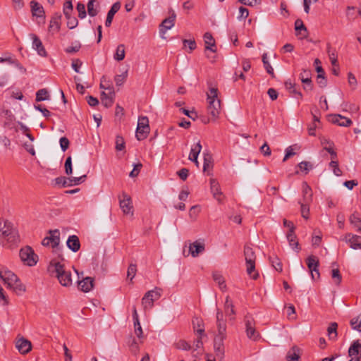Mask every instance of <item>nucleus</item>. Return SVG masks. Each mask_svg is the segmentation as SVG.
Instances as JSON below:
<instances>
[{
  "label": "nucleus",
  "mask_w": 361,
  "mask_h": 361,
  "mask_svg": "<svg viewBox=\"0 0 361 361\" xmlns=\"http://www.w3.org/2000/svg\"><path fill=\"white\" fill-rule=\"evenodd\" d=\"M218 334L216 336H226V324L224 320L216 322Z\"/></svg>",
  "instance_id": "3c124183"
},
{
  "label": "nucleus",
  "mask_w": 361,
  "mask_h": 361,
  "mask_svg": "<svg viewBox=\"0 0 361 361\" xmlns=\"http://www.w3.org/2000/svg\"><path fill=\"white\" fill-rule=\"evenodd\" d=\"M17 349L21 354H26L31 350V343L25 338L19 339L16 345Z\"/></svg>",
  "instance_id": "5701e85b"
},
{
  "label": "nucleus",
  "mask_w": 361,
  "mask_h": 361,
  "mask_svg": "<svg viewBox=\"0 0 361 361\" xmlns=\"http://www.w3.org/2000/svg\"><path fill=\"white\" fill-rule=\"evenodd\" d=\"M49 236H47L51 243V246L53 248H56V250H59L58 247L60 243V231L58 229L49 231Z\"/></svg>",
  "instance_id": "aec40b11"
},
{
  "label": "nucleus",
  "mask_w": 361,
  "mask_h": 361,
  "mask_svg": "<svg viewBox=\"0 0 361 361\" xmlns=\"http://www.w3.org/2000/svg\"><path fill=\"white\" fill-rule=\"evenodd\" d=\"M119 204L124 214H133L131 198L126 193L123 192L119 197Z\"/></svg>",
  "instance_id": "f8f14e48"
},
{
  "label": "nucleus",
  "mask_w": 361,
  "mask_h": 361,
  "mask_svg": "<svg viewBox=\"0 0 361 361\" xmlns=\"http://www.w3.org/2000/svg\"><path fill=\"white\" fill-rule=\"evenodd\" d=\"M300 358V349L293 346L287 353L286 359L288 361H298Z\"/></svg>",
  "instance_id": "f704fd0d"
},
{
  "label": "nucleus",
  "mask_w": 361,
  "mask_h": 361,
  "mask_svg": "<svg viewBox=\"0 0 361 361\" xmlns=\"http://www.w3.org/2000/svg\"><path fill=\"white\" fill-rule=\"evenodd\" d=\"M30 36L32 39V48L37 51L39 56H46L47 51L40 39L35 34H30Z\"/></svg>",
  "instance_id": "f3484780"
},
{
  "label": "nucleus",
  "mask_w": 361,
  "mask_h": 361,
  "mask_svg": "<svg viewBox=\"0 0 361 361\" xmlns=\"http://www.w3.org/2000/svg\"><path fill=\"white\" fill-rule=\"evenodd\" d=\"M18 231L13 223L8 220L0 221V243L9 248H13L20 243Z\"/></svg>",
  "instance_id": "f257e3e1"
},
{
  "label": "nucleus",
  "mask_w": 361,
  "mask_h": 361,
  "mask_svg": "<svg viewBox=\"0 0 361 361\" xmlns=\"http://www.w3.org/2000/svg\"><path fill=\"white\" fill-rule=\"evenodd\" d=\"M226 338V336H216L214 339V349L216 356L222 359L224 356V341Z\"/></svg>",
  "instance_id": "ddd939ff"
},
{
  "label": "nucleus",
  "mask_w": 361,
  "mask_h": 361,
  "mask_svg": "<svg viewBox=\"0 0 361 361\" xmlns=\"http://www.w3.org/2000/svg\"><path fill=\"white\" fill-rule=\"evenodd\" d=\"M106 90L108 93L102 92L101 94L102 102L105 107L108 108L112 106L114 103V87L109 85Z\"/></svg>",
  "instance_id": "dca6fc26"
},
{
  "label": "nucleus",
  "mask_w": 361,
  "mask_h": 361,
  "mask_svg": "<svg viewBox=\"0 0 361 361\" xmlns=\"http://www.w3.org/2000/svg\"><path fill=\"white\" fill-rule=\"evenodd\" d=\"M327 52H328V54H329V59L331 61V65L333 66H338V63L337 56L336 54L335 51H331V47L328 46Z\"/></svg>",
  "instance_id": "09e8293b"
},
{
  "label": "nucleus",
  "mask_w": 361,
  "mask_h": 361,
  "mask_svg": "<svg viewBox=\"0 0 361 361\" xmlns=\"http://www.w3.org/2000/svg\"><path fill=\"white\" fill-rule=\"evenodd\" d=\"M337 327L338 324L336 322L331 323L329 326L328 327L327 331L330 339L335 340L336 338Z\"/></svg>",
  "instance_id": "a19ab883"
},
{
  "label": "nucleus",
  "mask_w": 361,
  "mask_h": 361,
  "mask_svg": "<svg viewBox=\"0 0 361 361\" xmlns=\"http://www.w3.org/2000/svg\"><path fill=\"white\" fill-rule=\"evenodd\" d=\"M65 16L67 19V26L70 29H73L78 25V20L75 16H72L71 14H68V16Z\"/></svg>",
  "instance_id": "de8ad7c7"
},
{
  "label": "nucleus",
  "mask_w": 361,
  "mask_h": 361,
  "mask_svg": "<svg viewBox=\"0 0 361 361\" xmlns=\"http://www.w3.org/2000/svg\"><path fill=\"white\" fill-rule=\"evenodd\" d=\"M95 1V0H90L87 4V12L92 17L96 16L98 13V11L94 7Z\"/></svg>",
  "instance_id": "603ef678"
},
{
  "label": "nucleus",
  "mask_w": 361,
  "mask_h": 361,
  "mask_svg": "<svg viewBox=\"0 0 361 361\" xmlns=\"http://www.w3.org/2000/svg\"><path fill=\"white\" fill-rule=\"evenodd\" d=\"M332 279L334 280L336 284L338 285L341 282L342 276L338 269H334L331 271Z\"/></svg>",
  "instance_id": "052dcab7"
},
{
  "label": "nucleus",
  "mask_w": 361,
  "mask_h": 361,
  "mask_svg": "<svg viewBox=\"0 0 361 361\" xmlns=\"http://www.w3.org/2000/svg\"><path fill=\"white\" fill-rule=\"evenodd\" d=\"M125 141L123 137L117 135L116 137V149L121 151L125 149Z\"/></svg>",
  "instance_id": "6e6d98bb"
},
{
  "label": "nucleus",
  "mask_w": 361,
  "mask_h": 361,
  "mask_svg": "<svg viewBox=\"0 0 361 361\" xmlns=\"http://www.w3.org/2000/svg\"><path fill=\"white\" fill-rule=\"evenodd\" d=\"M204 155V163H203V171H207L208 169L212 167V155L207 152L203 153Z\"/></svg>",
  "instance_id": "ea45409f"
},
{
  "label": "nucleus",
  "mask_w": 361,
  "mask_h": 361,
  "mask_svg": "<svg viewBox=\"0 0 361 361\" xmlns=\"http://www.w3.org/2000/svg\"><path fill=\"white\" fill-rule=\"evenodd\" d=\"M284 85H285L286 90H288L290 93L295 94L297 90L295 87V84L292 82L290 80H286L285 82Z\"/></svg>",
  "instance_id": "774afa93"
},
{
  "label": "nucleus",
  "mask_w": 361,
  "mask_h": 361,
  "mask_svg": "<svg viewBox=\"0 0 361 361\" xmlns=\"http://www.w3.org/2000/svg\"><path fill=\"white\" fill-rule=\"evenodd\" d=\"M183 44L184 47H188L190 52L195 50L197 47L195 39H183Z\"/></svg>",
  "instance_id": "4d7b16f0"
},
{
  "label": "nucleus",
  "mask_w": 361,
  "mask_h": 361,
  "mask_svg": "<svg viewBox=\"0 0 361 361\" xmlns=\"http://www.w3.org/2000/svg\"><path fill=\"white\" fill-rule=\"evenodd\" d=\"M137 271V267L134 264H130L128 268L127 277L130 278L132 281L135 277Z\"/></svg>",
  "instance_id": "e2e57ef3"
},
{
  "label": "nucleus",
  "mask_w": 361,
  "mask_h": 361,
  "mask_svg": "<svg viewBox=\"0 0 361 361\" xmlns=\"http://www.w3.org/2000/svg\"><path fill=\"white\" fill-rule=\"evenodd\" d=\"M81 48V44L79 42H75L74 45H71L66 48L65 51L68 54L78 52Z\"/></svg>",
  "instance_id": "13d9d810"
},
{
  "label": "nucleus",
  "mask_w": 361,
  "mask_h": 361,
  "mask_svg": "<svg viewBox=\"0 0 361 361\" xmlns=\"http://www.w3.org/2000/svg\"><path fill=\"white\" fill-rule=\"evenodd\" d=\"M350 323L353 329L361 332V314L353 318Z\"/></svg>",
  "instance_id": "c03bdc74"
},
{
  "label": "nucleus",
  "mask_w": 361,
  "mask_h": 361,
  "mask_svg": "<svg viewBox=\"0 0 361 361\" xmlns=\"http://www.w3.org/2000/svg\"><path fill=\"white\" fill-rule=\"evenodd\" d=\"M316 71L318 73L317 77V82L319 86L322 88L325 87L327 85V80L325 77V72L322 66H317Z\"/></svg>",
  "instance_id": "7c9ffc66"
},
{
  "label": "nucleus",
  "mask_w": 361,
  "mask_h": 361,
  "mask_svg": "<svg viewBox=\"0 0 361 361\" xmlns=\"http://www.w3.org/2000/svg\"><path fill=\"white\" fill-rule=\"evenodd\" d=\"M286 238L288 241L289 245L297 252H298L301 248L300 247L298 241L297 240V236L295 233V231H288L286 235Z\"/></svg>",
  "instance_id": "cd10ccee"
},
{
  "label": "nucleus",
  "mask_w": 361,
  "mask_h": 361,
  "mask_svg": "<svg viewBox=\"0 0 361 361\" xmlns=\"http://www.w3.org/2000/svg\"><path fill=\"white\" fill-rule=\"evenodd\" d=\"M358 354L360 355L361 357V343L359 340H357L353 343L348 349V355L350 357L357 356Z\"/></svg>",
  "instance_id": "473e14b6"
},
{
  "label": "nucleus",
  "mask_w": 361,
  "mask_h": 361,
  "mask_svg": "<svg viewBox=\"0 0 361 361\" xmlns=\"http://www.w3.org/2000/svg\"><path fill=\"white\" fill-rule=\"evenodd\" d=\"M86 178V175H83L80 177H72L66 178L64 176H59L54 179L55 184L61 185L62 187H68L73 185H78L81 183L84 182Z\"/></svg>",
  "instance_id": "6e6552de"
},
{
  "label": "nucleus",
  "mask_w": 361,
  "mask_h": 361,
  "mask_svg": "<svg viewBox=\"0 0 361 361\" xmlns=\"http://www.w3.org/2000/svg\"><path fill=\"white\" fill-rule=\"evenodd\" d=\"M204 250V244L197 240L189 245V252L193 257H197Z\"/></svg>",
  "instance_id": "4be33fe9"
},
{
  "label": "nucleus",
  "mask_w": 361,
  "mask_h": 361,
  "mask_svg": "<svg viewBox=\"0 0 361 361\" xmlns=\"http://www.w3.org/2000/svg\"><path fill=\"white\" fill-rule=\"evenodd\" d=\"M60 146L63 152H66L69 147L70 142L66 137H62L59 140Z\"/></svg>",
  "instance_id": "69168bd1"
},
{
  "label": "nucleus",
  "mask_w": 361,
  "mask_h": 361,
  "mask_svg": "<svg viewBox=\"0 0 361 361\" xmlns=\"http://www.w3.org/2000/svg\"><path fill=\"white\" fill-rule=\"evenodd\" d=\"M19 255L22 262L27 266H34L37 262V255L35 254L33 250L29 246L22 248L20 250Z\"/></svg>",
  "instance_id": "423d86ee"
},
{
  "label": "nucleus",
  "mask_w": 361,
  "mask_h": 361,
  "mask_svg": "<svg viewBox=\"0 0 361 361\" xmlns=\"http://www.w3.org/2000/svg\"><path fill=\"white\" fill-rule=\"evenodd\" d=\"M126 56L125 46L123 44H119L116 50L114 55V59L116 61H121L124 59Z\"/></svg>",
  "instance_id": "c9c22d12"
},
{
  "label": "nucleus",
  "mask_w": 361,
  "mask_h": 361,
  "mask_svg": "<svg viewBox=\"0 0 361 361\" xmlns=\"http://www.w3.org/2000/svg\"><path fill=\"white\" fill-rule=\"evenodd\" d=\"M208 106V114L214 118H218L221 111V101L218 99V89L211 87L207 93Z\"/></svg>",
  "instance_id": "7ed1b4c3"
},
{
  "label": "nucleus",
  "mask_w": 361,
  "mask_h": 361,
  "mask_svg": "<svg viewBox=\"0 0 361 361\" xmlns=\"http://www.w3.org/2000/svg\"><path fill=\"white\" fill-rule=\"evenodd\" d=\"M204 41L205 44V53L208 59H214V57L210 56L207 51H210L212 53H216V43L214 37L210 32H206L204 35Z\"/></svg>",
  "instance_id": "2eb2a0df"
},
{
  "label": "nucleus",
  "mask_w": 361,
  "mask_h": 361,
  "mask_svg": "<svg viewBox=\"0 0 361 361\" xmlns=\"http://www.w3.org/2000/svg\"><path fill=\"white\" fill-rule=\"evenodd\" d=\"M331 122L337 124L339 126L348 127L351 126L353 121L351 119L343 116L340 114H335L331 116Z\"/></svg>",
  "instance_id": "412c9836"
},
{
  "label": "nucleus",
  "mask_w": 361,
  "mask_h": 361,
  "mask_svg": "<svg viewBox=\"0 0 361 361\" xmlns=\"http://www.w3.org/2000/svg\"><path fill=\"white\" fill-rule=\"evenodd\" d=\"M307 265L311 273V276L313 280L319 278V262L317 257L314 255L309 256L307 259Z\"/></svg>",
  "instance_id": "9d476101"
},
{
  "label": "nucleus",
  "mask_w": 361,
  "mask_h": 361,
  "mask_svg": "<svg viewBox=\"0 0 361 361\" xmlns=\"http://www.w3.org/2000/svg\"><path fill=\"white\" fill-rule=\"evenodd\" d=\"M67 247L73 252H78L80 248L79 238L75 235H70L66 242Z\"/></svg>",
  "instance_id": "b1692460"
},
{
  "label": "nucleus",
  "mask_w": 361,
  "mask_h": 361,
  "mask_svg": "<svg viewBox=\"0 0 361 361\" xmlns=\"http://www.w3.org/2000/svg\"><path fill=\"white\" fill-rule=\"evenodd\" d=\"M214 280L218 283L220 288H223L226 287L225 281L223 276L219 274H214L213 275Z\"/></svg>",
  "instance_id": "0e129e2a"
},
{
  "label": "nucleus",
  "mask_w": 361,
  "mask_h": 361,
  "mask_svg": "<svg viewBox=\"0 0 361 361\" xmlns=\"http://www.w3.org/2000/svg\"><path fill=\"white\" fill-rule=\"evenodd\" d=\"M78 286L82 291L87 293L91 290L94 286V279L89 276L85 277L78 282Z\"/></svg>",
  "instance_id": "a878e982"
},
{
  "label": "nucleus",
  "mask_w": 361,
  "mask_h": 361,
  "mask_svg": "<svg viewBox=\"0 0 361 361\" xmlns=\"http://www.w3.org/2000/svg\"><path fill=\"white\" fill-rule=\"evenodd\" d=\"M210 190L214 198L221 202L223 193L221 190L219 183L216 179L212 178L210 180Z\"/></svg>",
  "instance_id": "a211bd4d"
},
{
  "label": "nucleus",
  "mask_w": 361,
  "mask_h": 361,
  "mask_svg": "<svg viewBox=\"0 0 361 361\" xmlns=\"http://www.w3.org/2000/svg\"><path fill=\"white\" fill-rule=\"evenodd\" d=\"M8 288H13L18 295H22L26 290L25 286L20 282L19 279H17L16 283H13L12 286H9Z\"/></svg>",
  "instance_id": "e433bc0d"
},
{
  "label": "nucleus",
  "mask_w": 361,
  "mask_h": 361,
  "mask_svg": "<svg viewBox=\"0 0 361 361\" xmlns=\"http://www.w3.org/2000/svg\"><path fill=\"white\" fill-rule=\"evenodd\" d=\"M161 297L160 289L156 288L154 290L147 291L142 299V305L145 310L151 308L154 302Z\"/></svg>",
  "instance_id": "1a4fd4ad"
},
{
  "label": "nucleus",
  "mask_w": 361,
  "mask_h": 361,
  "mask_svg": "<svg viewBox=\"0 0 361 361\" xmlns=\"http://www.w3.org/2000/svg\"><path fill=\"white\" fill-rule=\"evenodd\" d=\"M49 92L46 89H41L38 90L36 93V101L42 102L47 99H49Z\"/></svg>",
  "instance_id": "37998d69"
},
{
  "label": "nucleus",
  "mask_w": 361,
  "mask_h": 361,
  "mask_svg": "<svg viewBox=\"0 0 361 361\" xmlns=\"http://www.w3.org/2000/svg\"><path fill=\"white\" fill-rule=\"evenodd\" d=\"M244 322L247 336L253 341L257 340L260 335L259 332L256 331L255 322L253 317L251 315L247 314L244 318Z\"/></svg>",
  "instance_id": "0eeeda50"
},
{
  "label": "nucleus",
  "mask_w": 361,
  "mask_h": 361,
  "mask_svg": "<svg viewBox=\"0 0 361 361\" xmlns=\"http://www.w3.org/2000/svg\"><path fill=\"white\" fill-rule=\"evenodd\" d=\"M194 331H196L200 336H202L204 332V325L202 321L199 318H195L192 320Z\"/></svg>",
  "instance_id": "4c0bfd02"
},
{
  "label": "nucleus",
  "mask_w": 361,
  "mask_h": 361,
  "mask_svg": "<svg viewBox=\"0 0 361 361\" xmlns=\"http://www.w3.org/2000/svg\"><path fill=\"white\" fill-rule=\"evenodd\" d=\"M73 4L71 0L66 1L63 4V13L65 16H68V14H71L73 11Z\"/></svg>",
  "instance_id": "bf43d9fd"
},
{
  "label": "nucleus",
  "mask_w": 361,
  "mask_h": 361,
  "mask_svg": "<svg viewBox=\"0 0 361 361\" xmlns=\"http://www.w3.org/2000/svg\"><path fill=\"white\" fill-rule=\"evenodd\" d=\"M149 130L148 118L147 116H140L135 133L136 138L138 140H145L149 133Z\"/></svg>",
  "instance_id": "39448f33"
},
{
  "label": "nucleus",
  "mask_w": 361,
  "mask_h": 361,
  "mask_svg": "<svg viewBox=\"0 0 361 361\" xmlns=\"http://www.w3.org/2000/svg\"><path fill=\"white\" fill-rule=\"evenodd\" d=\"M176 17V13L173 11L172 14L169 18L161 22L159 25V33L162 38H164V35L166 31L174 26Z\"/></svg>",
  "instance_id": "4468645a"
},
{
  "label": "nucleus",
  "mask_w": 361,
  "mask_h": 361,
  "mask_svg": "<svg viewBox=\"0 0 361 361\" xmlns=\"http://www.w3.org/2000/svg\"><path fill=\"white\" fill-rule=\"evenodd\" d=\"M120 8H121V4L118 1L114 3L111 6L110 10L109 11V12L107 13L106 19L105 21V25L106 27H109L111 25L114 15L119 11Z\"/></svg>",
  "instance_id": "bb28decb"
},
{
  "label": "nucleus",
  "mask_w": 361,
  "mask_h": 361,
  "mask_svg": "<svg viewBox=\"0 0 361 361\" xmlns=\"http://www.w3.org/2000/svg\"><path fill=\"white\" fill-rule=\"evenodd\" d=\"M345 240L350 243L352 249H361V236L348 233L345 236Z\"/></svg>",
  "instance_id": "6ab92c4d"
},
{
  "label": "nucleus",
  "mask_w": 361,
  "mask_h": 361,
  "mask_svg": "<svg viewBox=\"0 0 361 361\" xmlns=\"http://www.w3.org/2000/svg\"><path fill=\"white\" fill-rule=\"evenodd\" d=\"M302 199L301 202L311 203L312 202V190L306 182L302 184Z\"/></svg>",
  "instance_id": "393cba45"
},
{
  "label": "nucleus",
  "mask_w": 361,
  "mask_h": 361,
  "mask_svg": "<svg viewBox=\"0 0 361 361\" xmlns=\"http://www.w3.org/2000/svg\"><path fill=\"white\" fill-rule=\"evenodd\" d=\"M61 16L59 13H56L51 18L49 26V31L59 32L60 29V20Z\"/></svg>",
  "instance_id": "2f4dec72"
},
{
  "label": "nucleus",
  "mask_w": 361,
  "mask_h": 361,
  "mask_svg": "<svg viewBox=\"0 0 361 361\" xmlns=\"http://www.w3.org/2000/svg\"><path fill=\"white\" fill-rule=\"evenodd\" d=\"M299 204H300V212L302 216L305 219H309V214H310V204L307 202H301V201H299Z\"/></svg>",
  "instance_id": "79ce46f5"
},
{
  "label": "nucleus",
  "mask_w": 361,
  "mask_h": 361,
  "mask_svg": "<svg viewBox=\"0 0 361 361\" xmlns=\"http://www.w3.org/2000/svg\"><path fill=\"white\" fill-rule=\"evenodd\" d=\"M300 79L302 82H310L311 79L310 71L304 69L300 74Z\"/></svg>",
  "instance_id": "5fc2aeb1"
},
{
  "label": "nucleus",
  "mask_w": 361,
  "mask_h": 361,
  "mask_svg": "<svg viewBox=\"0 0 361 361\" xmlns=\"http://www.w3.org/2000/svg\"><path fill=\"white\" fill-rule=\"evenodd\" d=\"M65 172L67 175H71L73 173V167H72V158L71 157H68L65 161Z\"/></svg>",
  "instance_id": "864d4df0"
},
{
  "label": "nucleus",
  "mask_w": 361,
  "mask_h": 361,
  "mask_svg": "<svg viewBox=\"0 0 361 361\" xmlns=\"http://www.w3.org/2000/svg\"><path fill=\"white\" fill-rule=\"evenodd\" d=\"M76 8L78 12V17L81 19L85 18L87 15L85 5L82 3H78Z\"/></svg>",
  "instance_id": "680f3d73"
},
{
  "label": "nucleus",
  "mask_w": 361,
  "mask_h": 361,
  "mask_svg": "<svg viewBox=\"0 0 361 361\" xmlns=\"http://www.w3.org/2000/svg\"><path fill=\"white\" fill-rule=\"evenodd\" d=\"M244 256L246 262V271L247 274L253 279H257L258 274L255 272L256 255L250 245H245Z\"/></svg>",
  "instance_id": "20e7f679"
},
{
  "label": "nucleus",
  "mask_w": 361,
  "mask_h": 361,
  "mask_svg": "<svg viewBox=\"0 0 361 361\" xmlns=\"http://www.w3.org/2000/svg\"><path fill=\"white\" fill-rule=\"evenodd\" d=\"M202 150V145L200 143V141H198L197 143L194 144L192 146L190 153L189 155V159L196 164V165H198L197 161V157L199 154L200 153Z\"/></svg>",
  "instance_id": "c85d7f7f"
},
{
  "label": "nucleus",
  "mask_w": 361,
  "mask_h": 361,
  "mask_svg": "<svg viewBox=\"0 0 361 361\" xmlns=\"http://www.w3.org/2000/svg\"><path fill=\"white\" fill-rule=\"evenodd\" d=\"M225 312L228 316L235 314L234 307L232 304V302L229 300L228 297L226 298L225 302Z\"/></svg>",
  "instance_id": "49530a36"
},
{
  "label": "nucleus",
  "mask_w": 361,
  "mask_h": 361,
  "mask_svg": "<svg viewBox=\"0 0 361 361\" xmlns=\"http://www.w3.org/2000/svg\"><path fill=\"white\" fill-rule=\"evenodd\" d=\"M31 11L34 16L38 18L43 17L44 16V11L43 6L35 1L30 2Z\"/></svg>",
  "instance_id": "c756f323"
},
{
  "label": "nucleus",
  "mask_w": 361,
  "mask_h": 361,
  "mask_svg": "<svg viewBox=\"0 0 361 361\" xmlns=\"http://www.w3.org/2000/svg\"><path fill=\"white\" fill-rule=\"evenodd\" d=\"M295 29L296 32H299V35L302 37L301 38H305L307 36V30L306 27L305 26L303 22L300 19H297L295 22ZM298 35V33H297Z\"/></svg>",
  "instance_id": "72a5a7b5"
},
{
  "label": "nucleus",
  "mask_w": 361,
  "mask_h": 361,
  "mask_svg": "<svg viewBox=\"0 0 361 361\" xmlns=\"http://www.w3.org/2000/svg\"><path fill=\"white\" fill-rule=\"evenodd\" d=\"M49 271L56 277L63 286L68 287L72 284L71 273L67 271L61 262L53 259L50 262Z\"/></svg>",
  "instance_id": "f03ea898"
},
{
  "label": "nucleus",
  "mask_w": 361,
  "mask_h": 361,
  "mask_svg": "<svg viewBox=\"0 0 361 361\" xmlns=\"http://www.w3.org/2000/svg\"><path fill=\"white\" fill-rule=\"evenodd\" d=\"M350 224L357 228V231H361V219L357 213H354L350 216Z\"/></svg>",
  "instance_id": "58836bf2"
},
{
  "label": "nucleus",
  "mask_w": 361,
  "mask_h": 361,
  "mask_svg": "<svg viewBox=\"0 0 361 361\" xmlns=\"http://www.w3.org/2000/svg\"><path fill=\"white\" fill-rule=\"evenodd\" d=\"M0 278L7 285V287L12 286L13 283H16L18 276L6 267H0Z\"/></svg>",
  "instance_id": "9b49d317"
},
{
  "label": "nucleus",
  "mask_w": 361,
  "mask_h": 361,
  "mask_svg": "<svg viewBox=\"0 0 361 361\" xmlns=\"http://www.w3.org/2000/svg\"><path fill=\"white\" fill-rule=\"evenodd\" d=\"M127 77H128V71H126L121 75H116L115 78H114L116 85L117 86L122 85L126 80Z\"/></svg>",
  "instance_id": "8fccbe9b"
},
{
  "label": "nucleus",
  "mask_w": 361,
  "mask_h": 361,
  "mask_svg": "<svg viewBox=\"0 0 361 361\" xmlns=\"http://www.w3.org/2000/svg\"><path fill=\"white\" fill-rule=\"evenodd\" d=\"M329 167L332 169L334 173L336 176H340L342 175V171L339 169L338 162L336 159H331V161L329 163Z\"/></svg>",
  "instance_id": "a18cd8bd"
},
{
  "label": "nucleus",
  "mask_w": 361,
  "mask_h": 361,
  "mask_svg": "<svg viewBox=\"0 0 361 361\" xmlns=\"http://www.w3.org/2000/svg\"><path fill=\"white\" fill-rule=\"evenodd\" d=\"M176 348L184 350H189L191 348V346L185 341L181 340L176 343Z\"/></svg>",
  "instance_id": "338daca9"
}]
</instances>
